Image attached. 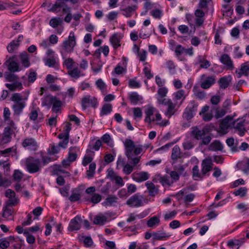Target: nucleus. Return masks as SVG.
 <instances>
[{
	"label": "nucleus",
	"instance_id": "obj_1",
	"mask_svg": "<svg viewBox=\"0 0 249 249\" xmlns=\"http://www.w3.org/2000/svg\"><path fill=\"white\" fill-rule=\"evenodd\" d=\"M76 44V37L74 33L71 31L70 33L68 39L64 40L60 46V53L63 58H65L69 53L73 52Z\"/></svg>",
	"mask_w": 249,
	"mask_h": 249
},
{
	"label": "nucleus",
	"instance_id": "obj_2",
	"mask_svg": "<svg viewBox=\"0 0 249 249\" xmlns=\"http://www.w3.org/2000/svg\"><path fill=\"white\" fill-rule=\"evenodd\" d=\"M26 100L27 98H23L20 93H15L12 95L11 100L14 103L12 107L15 115L19 116L22 113L26 106Z\"/></svg>",
	"mask_w": 249,
	"mask_h": 249
},
{
	"label": "nucleus",
	"instance_id": "obj_3",
	"mask_svg": "<svg viewBox=\"0 0 249 249\" xmlns=\"http://www.w3.org/2000/svg\"><path fill=\"white\" fill-rule=\"evenodd\" d=\"M125 148V154L128 159V162L137 165L140 161V157H135L133 156L135 144L134 142L130 139H126L124 142Z\"/></svg>",
	"mask_w": 249,
	"mask_h": 249
},
{
	"label": "nucleus",
	"instance_id": "obj_4",
	"mask_svg": "<svg viewBox=\"0 0 249 249\" xmlns=\"http://www.w3.org/2000/svg\"><path fill=\"white\" fill-rule=\"evenodd\" d=\"M25 164L27 171L31 174L38 172L41 167L40 160L33 157L27 159Z\"/></svg>",
	"mask_w": 249,
	"mask_h": 249
},
{
	"label": "nucleus",
	"instance_id": "obj_5",
	"mask_svg": "<svg viewBox=\"0 0 249 249\" xmlns=\"http://www.w3.org/2000/svg\"><path fill=\"white\" fill-rule=\"evenodd\" d=\"M144 200L143 196L137 193L129 198L126 203L130 207L138 208L143 206Z\"/></svg>",
	"mask_w": 249,
	"mask_h": 249
},
{
	"label": "nucleus",
	"instance_id": "obj_6",
	"mask_svg": "<svg viewBox=\"0 0 249 249\" xmlns=\"http://www.w3.org/2000/svg\"><path fill=\"white\" fill-rule=\"evenodd\" d=\"M166 107V109L164 114L170 118L172 116L174 115L177 109L176 107V104L173 103L170 99L163 100L160 101V104Z\"/></svg>",
	"mask_w": 249,
	"mask_h": 249
},
{
	"label": "nucleus",
	"instance_id": "obj_7",
	"mask_svg": "<svg viewBox=\"0 0 249 249\" xmlns=\"http://www.w3.org/2000/svg\"><path fill=\"white\" fill-rule=\"evenodd\" d=\"M97 105L98 102L97 99L89 95L84 97L81 101V106L84 110H85L89 106L95 108L97 107Z\"/></svg>",
	"mask_w": 249,
	"mask_h": 249
},
{
	"label": "nucleus",
	"instance_id": "obj_8",
	"mask_svg": "<svg viewBox=\"0 0 249 249\" xmlns=\"http://www.w3.org/2000/svg\"><path fill=\"white\" fill-rule=\"evenodd\" d=\"M22 146L26 149L32 151L37 150L38 145L35 139L30 137L26 138L22 142Z\"/></svg>",
	"mask_w": 249,
	"mask_h": 249
},
{
	"label": "nucleus",
	"instance_id": "obj_9",
	"mask_svg": "<svg viewBox=\"0 0 249 249\" xmlns=\"http://www.w3.org/2000/svg\"><path fill=\"white\" fill-rule=\"evenodd\" d=\"M244 123L245 120L243 119H237L233 122L232 125L238 131V134L240 136H243L246 132Z\"/></svg>",
	"mask_w": 249,
	"mask_h": 249
},
{
	"label": "nucleus",
	"instance_id": "obj_10",
	"mask_svg": "<svg viewBox=\"0 0 249 249\" xmlns=\"http://www.w3.org/2000/svg\"><path fill=\"white\" fill-rule=\"evenodd\" d=\"M213 163L211 159H205L203 160L201 163V172L204 176H205L207 173L213 169Z\"/></svg>",
	"mask_w": 249,
	"mask_h": 249
},
{
	"label": "nucleus",
	"instance_id": "obj_11",
	"mask_svg": "<svg viewBox=\"0 0 249 249\" xmlns=\"http://www.w3.org/2000/svg\"><path fill=\"white\" fill-rule=\"evenodd\" d=\"M131 177L135 181L141 182L147 180L149 178V175L146 172H135L132 174Z\"/></svg>",
	"mask_w": 249,
	"mask_h": 249
},
{
	"label": "nucleus",
	"instance_id": "obj_12",
	"mask_svg": "<svg viewBox=\"0 0 249 249\" xmlns=\"http://www.w3.org/2000/svg\"><path fill=\"white\" fill-rule=\"evenodd\" d=\"M233 117L230 116H226L222 120L219 125L220 128L223 132L226 131L228 128L233 124Z\"/></svg>",
	"mask_w": 249,
	"mask_h": 249
},
{
	"label": "nucleus",
	"instance_id": "obj_13",
	"mask_svg": "<svg viewBox=\"0 0 249 249\" xmlns=\"http://www.w3.org/2000/svg\"><path fill=\"white\" fill-rule=\"evenodd\" d=\"M81 221L80 217L76 216L73 219H71L69 225L68 230L71 231H78L80 228Z\"/></svg>",
	"mask_w": 249,
	"mask_h": 249
},
{
	"label": "nucleus",
	"instance_id": "obj_14",
	"mask_svg": "<svg viewBox=\"0 0 249 249\" xmlns=\"http://www.w3.org/2000/svg\"><path fill=\"white\" fill-rule=\"evenodd\" d=\"M129 99L131 103L134 105L138 104H142L143 98L136 92H132L129 94Z\"/></svg>",
	"mask_w": 249,
	"mask_h": 249
},
{
	"label": "nucleus",
	"instance_id": "obj_15",
	"mask_svg": "<svg viewBox=\"0 0 249 249\" xmlns=\"http://www.w3.org/2000/svg\"><path fill=\"white\" fill-rule=\"evenodd\" d=\"M235 73L237 78H240L243 75H248L249 73V65L248 63L242 64L240 69L235 71Z\"/></svg>",
	"mask_w": 249,
	"mask_h": 249
},
{
	"label": "nucleus",
	"instance_id": "obj_16",
	"mask_svg": "<svg viewBox=\"0 0 249 249\" xmlns=\"http://www.w3.org/2000/svg\"><path fill=\"white\" fill-rule=\"evenodd\" d=\"M238 168L246 174H249V158H245L237 163Z\"/></svg>",
	"mask_w": 249,
	"mask_h": 249
},
{
	"label": "nucleus",
	"instance_id": "obj_17",
	"mask_svg": "<svg viewBox=\"0 0 249 249\" xmlns=\"http://www.w3.org/2000/svg\"><path fill=\"white\" fill-rule=\"evenodd\" d=\"M55 97L48 94L41 98V105L43 107H46L48 109L51 108L52 104Z\"/></svg>",
	"mask_w": 249,
	"mask_h": 249
},
{
	"label": "nucleus",
	"instance_id": "obj_18",
	"mask_svg": "<svg viewBox=\"0 0 249 249\" xmlns=\"http://www.w3.org/2000/svg\"><path fill=\"white\" fill-rule=\"evenodd\" d=\"M215 79L214 76H210L204 79L201 83V87L203 89H207L215 83Z\"/></svg>",
	"mask_w": 249,
	"mask_h": 249
},
{
	"label": "nucleus",
	"instance_id": "obj_19",
	"mask_svg": "<svg viewBox=\"0 0 249 249\" xmlns=\"http://www.w3.org/2000/svg\"><path fill=\"white\" fill-rule=\"evenodd\" d=\"M122 38V35L118 33H114L110 37V41L114 48H117L121 46L120 41Z\"/></svg>",
	"mask_w": 249,
	"mask_h": 249
},
{
	"label": "nucleus",
	"instance_id": "obj_20",
	"mask_svg": "<svg viewBox=\"0 0 249 249\" xmlns=\"http://www.w3.org/2000/svg\"><path fill=\"white\" fill-rule=\"evenodd\" d=\"M13 131L11 127H6L4 128L3 135L1 139V142L3 143H6L11 141Z\"/></svg>",
	"mask_w": 249,
	"mask_h": 249
},
{
	"label": "nucleus",
	"instance_id": "obj_21",
	"mask_svg": "<svg viewBox=\"0 0 249 249\" xmlns=\"http://www.w3.org/2000/svg\"><path fill=\"white\" fill-rule=\"evenodd\" d=\"M145 184L148 190L149 195L150 196H154L158 193L159 189L153 183L148 181H147Z\"/></svg>",
	"mask_w": 249,
	"mask_h": 249
},
{
	"label": "nucleus",
	"instance_id": "obj_22",
	"mask_svg": "<svg viewBox=\"0 0 249 249\" xmlns=\"http://www.w3.org/2000/svg\"><path fill=\"white\" fill-rule=\"evenodd\" d=\"M8 70L12 72H15L21 71V69L19 67V64L12 59H9L6 62Z\"/></svg>",
	"mask_w": 249,
	"mask_h": 249
},
{
	"label": "nucleus",
	"instance_id": "obj_23",
	"mask_svg": "<svg viewBox=\"0 0 249 249\" xmlns=\"http://www.w3.org/2000/svg\"><path fill=\"white\" fill-rule=\"evenodd\" d=\"M79 148L77 146L71 147L69 148V152L68 159L71 162L76 160L77 157V153L79 151Z\"/></svg>",
	"mask_w": 249,
	"mask_h": 249
},
{
	"label": "nucleus",
	"instance_id": "obj_24",
	"mask_svg": "<svg viewBox=\"0 0 249 249\" xmlns=\"http://www.w3.org/2000/svg\"><path fill=\"white\" fill-rule=\"evenodd\" d=\"M147 214L148 213L146 211H143L138 214H135L134 213H131L129 215L128 217L126 219V222L130 223L137 219H142L145 217Z\"/></svg>",
	"mask_w": 249,
	"mask_h": 249
},
{
	"label": "nucleus",
	"instance_id": "obj_25",
	"mask_svg": "<svg viewBox=\"0 0 249 249\" xmlns=\"http://www.w3.org/2000/svg\"><path fill=\"white\" fill-rule=\"evenodd\" d=\"M65 3L63 0H57L55 4H53L52 7L48 10L50 12L57 13L63 8Z\"/></svg>",
	"mask_w": 249,
	"mask_h": 249
},
{
	"label": "nucleus",
	"instance_id": "obj_26",
	"mask_svg": "<svg viewBox=\"0 0 249 249\" xmlns=\"http://www.w3.org/2000/svg\"><path fill=\"white\" fill-rule=\"evenodd\" d=\"M192 134L196 140H201L205 135V131L204 129H199L197 127H193L192 131Z\"/></svg>",
	"mask_w": 249,
	"mask_h": 249
},
{
	"label": "nucleus",
	"instance_id": "obj_27",
	"mask_svg": "<svg viewBox=\"0 0 249 249\" xmlns=\"http://www.w3.org/2000/svg\"><path fill=\"white\" fill-rule=\"evenodd\" d=\"M156 109L153 107H148L145 111L146 117L145 121L148 123H151L155 121V118L153 117L154 113Z\"/></svg>",
	"mask_w": 249,
	"mask_h": 249
},
{
	"label": "nucleus",
	"instance_id": "obj_28",
	"mask_svg": "<svg viewBox=\"0 0 249 249\" xmlns=\"http://www.w3.org/2000/svg\"><path fill=\"white\" fill-rule=\"evenodd\" d=\"M170 236V235L167 234L166 232L162 231H159L153 232V238L156 240L166 239Z\"/></svg>",
	"mask_w": 249,
	"mask_h": 249
},
{
	"label": "nucleus",
	"instance_id": "obj_29",
	"mask_svg": "<svg viewBox=\"0 0 249 249\" xmlns=\"http://www.w3.org/2000/svg\"><path fill=\"white\" fill-rule=\"evenodd\" d=\"M231 79L232 78L231 75L224 76L221 78L218 81L220 88L223 89L227 88L229 86Z\"/></svg>",
	"mask_w": 249,
	"mask_h": 249
},
{
	"label": "nucleus",
	"instance_id": "obj_30",
	"mask_svg": "<svg viewBox=\"0 0 249 249\" xmlns=\"http://www.w3.org/2000/svg\"><path fill=\"white\" fill-rule=\"evenodd\" d=\"M221 62L225 65L228 69H232L233 67L232 62L227 54H223L220 59Z\"/></svg>",
	"mask_w": 249,
	"mask_h": 249
},
{
	"label": "nucleus",
	"instance_id": "obj_31",
	"mask_svg": "<svg viewBox=\"0 0 249 249\" xmlns=\"http://www.w3.org/2000/svg\"><path fill=\"white\" fill-rule=\"evenodd\" d=\"M168 92V89L165 87H160L159 89L158 90L157 94V100L159 104H160V101L163 100H168V99L164 98L166 96Z\"/></svg>",
	"mask_w": 249,
	"mask_h": 249
},
{
	"label": "nucleus",
	"instance_id": "obj_32",
	"mask_svg": "<svg viewBox=\"0 0 249 249\" xmlns=\"http://www.w3.org/2000/svg\"><path fill=\"white\" fill-rule=\"evenodd\" d=\"M136 8L137 6L135 5L131 6H128L125 8L122 9L121 11L122 12V14L125 17L130 18Z\"/></svg>",
	"mask_w": 249,
	"mask_h": 249
},
{
	"label": "nucleus",
	"instance_id": "obj_33",
	"mask_svg": "<svg viewBox=\"0 0 249 249\" xmlns=\"http://www.w3.org/2000/svg\"><path fill=\"white\" fill-rule=\"evenodd\" d=\"M160 223V217L154 216L150 218L147 222V226L149 228H155L158 226Z\"/></svg>",
	"mask_w": 249,
	"mask_h": 249
},
{
	"label": "nucleus",
	"instance_id": "obj_34",
	"mask_svg": "<svg viewBox=\"0 0 249 249\" xmlns=\"http://www.w3.org/2000/svg\"><path fill=\"white\" fill-rule=\"evenodd\" d=\"M5 86L11 91H15L17 89L21 90L23 89L22 83L17 81L12 84H6Z\"/></svg>",
	"mask_w": 249,
	"mask_h": 249
},
{
	"label": "nucleus",
	"instance_id": "obj_35",
	"mask_svg": "<svg viewBox=\"0 0 249 249\" xmlns=\"http://www.w3.org/2000/svg\"><path fill=\"white\" fill-rule=\"evenodd\" d=\"M107 221V217L106 215L100 214L96 215L94 218L93 223L99 225H103Z\"/></svg>",
	"mask_w": 249,
	"mask_h": 249
},
{
	"label": "nucleus",
	"instance_id": "obj_36",
	"mask_svg": "<svg viewBox=\"0 0 249 249\" xmlns=\"http://www.w3.org/2000/svg\"><path fill=\"white\" fill-rule=\"evenodd\" d=\"M62 105V102L57 99L56 97L53 100L52 105V110L53 112L57 113L61 110V107Z\"/></svg>",
	"mask_w": 249,
	"mask_h": 249
},
{
	"label": "nucleus",
	"instance_id": "obj_37",
	"mask_svg": "<svg viewBox=\"0 0 249 249\" xmlns=\"http://www.w3.org/2000/svg\"><path fill=\"white\" fill-rule=\"evenodd\" d=\"M88 152H89L90 154L85 155L84 156L83 161H82V164L84 166L87 165L89 163H91V162L93 160L92 157L94 155V152L91 151L90 150L88 149L87 150V153H88Z\"/></svg>",
	"mask_w": 249,
	"mask_h": 249
},
{
	"label": "nucleus",
	"instance_id": "obj_38",
	"mask_svg": "<svg viewBox=\"0 0 249 249\" xmlns=\"http://www.w3.org/2000/svg\"><path fill=\"white\" fill-rule=\"evenodd\" d=\"M45 64L49 67H53L57 64L58 61L57 56H53L44 59Z\"/></svg>",
	"mask_w": 249,
	"mask_h": 249
},
{
	"label": "nucleus",
	"instance_id": "obj_39",
	"mask_svg": "<svg viewBox=\"0 0 249 249\" xmlns=\"http://www.w3.org/2000/svg\"><path fill=\"white\" fill-rule=\"evenodd\" d=\"M181 157L180 148L178 145H175L172 150L171 158L173 160H176Z\"/></svg>",
	"mask_w": 249,
	"mask_h": 249
},
{
	"label": "nucleus",
	"instance_id": "obj_40",
	"mask_svg": "<svg viewBox=\"0 0 249 249\" xmlns=\"http://www.w3.org/2000/svg\"><path fill=\"white\" fill-rule=\"evenodd\" d=\"M197 58L198 62L200 64L201 68L207 69L211 66L210 62L202 56L198 55Z\"/></svg>",
	"mask_w": 249,
	"mask_h": 249
},
{
	"label": "nucleus",
	"instance_id": "obj_41",
	"mask_svg": "<svg viewBox=\"0 0 249 249\" xmlns=\"http://www.w3.org/2000/svg\"><path fill=\"white\" fill-rule=\"evenodd\" d=\"M112 110V107L111 104H105L102 107L100 111V116H103L104 115L109 114Z\"/></svg>",
	"mask_w": 249,
	"mask_h": 249
},
{
	"label": "nucleus",
	"instance_id": "obj_42",
	"mask_svg": "<svg viewBox=\"0 0 249 249\" xmlns=\"http://www.w3.org/2000/svg\"><path fill=\"white\" fill-rule=\"evenodd\" d=\"M193 177L195 180H197L198 178L202 179L204 177L202 172L201 173H199L198 166L197 165L194 166L193 168Z\"/></svg>",
	"mask_w": 249,
	"mask_h": 249
},
{
	"label": "nucleus",
	"instance_id": "obj_43",
	"mask_svg": "<svg viewBox=\"0 0 249 249\" xmlns=\"http://www.w3.org/2000/svg\"><path fill=\"white\" fill-rule=\"evenodd\" d=\"M160 182L163 186H170L173 183V180L171 179L170 177L167 175L160 177Z\"/></svg>",
	"mask_w": 249,
	"mask_h": 249
},
{
	"label": "nucleus",
	"instance_id": "obj_44",
	"mask_svg": "<svg viewBox=\"0 0 249 249\" xmlns=\"http://www.w3.org/2000/svg\"><path fill=\"white\" fill-rule=\"evenodd\" d=\"M70 75L75 79H78L79 77L83 76L84 74L82 73L81 71L77 68H74L69 71Z\"/></svg>",
	"mask_w": 249,
	"mask_h": 249
},
{
	"label": "nucleus",
	"instance_id": "obj_45",
	"mask_svg": "<svg viewBox=\"0 0 249 249\" xmlns=\"http://www.w3.org/2000/svg\"><path fill=\"white\" fill-rule=\"evenodd\" d=\"M13 212L11 209L8 207L4 206L3 207L2 217L7 220H12V215Z\"/></svg>",
	"mask_w": 249,
	"mask_h": 249
},
{
	"label": "nucleus",
	"instance_id": "obj_46",
	"mask_svg": "<svg viewBox=\"0 0 249 249\" xmlns=\"http://www.w3.org/2000/svg\"><path fill=\"white\" fill-rule=\"evenodd\" d=\"M223 148L222 143L218 141H214L210 144V149L213 151H220Z\"/></svg>",
	"mask_w": 249,
	"mask_h": 249
},
{
	"label": "nucleus",
	"instance_id": "obj_47",
	"mask_svg": "<svg viewBox=\"0 0 249 249\" xmlns=\"http://www.w3.org/2000/svg\"><path fill=\"white\" fill-rule=\"evenodd\" d=\"M63 20L60 18H53L50 20L49 25L52 27L55 28L61 24Z\"/></svg>",
	"mask_w": 249,
	"mask_h": 249
},
{
	"label": "nucleus",
	"instance_id": "obj_48",
	"mask_svg": "<svg viewBox=\"0 0 249 249\" xmlns=\"http://www.w3.org/2000/svg\"><path fill=\"white\" fill-rule=\"evenodd\" d=\"M182 145L185 150L191 149L195 146L194 140L192 139H186Z\"/></svg>",
	"mask_w": 249,
	"mask_h": 249
},
{
	"label": "nucleus",
	"instance_id": "obj_49",
	"mask_svg": "<svg viewBox=\"0 0 249 249\" xmlns=\"http://www.w3.org/2000/svg\"><path fill=\"white\" fill-rule=\"evenodd\" d=\"M19 46V43H18V41H16V40H13L11 42L8 46L7 47V49L9 53H13L15 50H16Z\"/></svg>",
	"mask_w": 249,
	"mask_h": 249
},
{
	"label": "nucleus",
	"instance_id": "obj_50",
	"mask_svg": "<svg viewBox=\"0 0 249 249\" xmlns=\"http://www.w3.org/2000/svg\"><path fill=\"white\" fill-rule=\"evenodd\" d=\"M96 164L94 162H91L89 165V169L87 171V175L89 178H91L95 174L96 169Z\"/></svg>",
	"mask_w": 249,
	"mask_h": 249
},
{
	"label": "nucleus",
	"instance_id": "obj_51",
	"mask_svg": "<svg viewBox=\"0 0 249 249\" xmlns=\"http://www.w3.org/2000/svg\"><path fill=\"white\" fill-rule=\"evenodd\" d=\"M226 143L227 145L231 147V150L232 152H236L238 151V147L236 145H234V140L232 138H230L226 140Z\"/></svg>",
	"mask_w": 249,
	"mask_h": 249
},
{
	"label": "nucleus",
	"instance_id": "obj_52",
	"mask_svg": "<svg viewBox=\"0 0 249 249\" xmlns=\"http://www.w3.org/2000/svg\"><path fill=\"white\" fill-rule=\"evenodd\" d=\"M4 76L6 81L7 82H14L18 79V77L17 75L9 72L6 73L4 74Z\"/></svg>",
	"mask_w": 249,
	"mask_h": 249
},
{
	"label": "nucleus",
	"instance_id": "obj_53",
	"mask_svg": "<svg viewBox=\"0 0 249 249\" xmlns=\"http://www.w3.org/2000/svg\"><path fill=\"white\" fill-rule=\"evenodd\" d=\"M80 241L83 240V243L86 247H90L93 244V242L90 236H82L80 239Z\"/></svg>",
	"mask_w": 249,
	"mask_h": 249
},
{
	"label": "nucleus",
	"instance_id": "obj_54",
	"mask_svg": "<svg viewBox=\"0 0 249 249\" xmlns=\"http://www.w3.org/2000/svg\"><path fill=\"white\" fill-rule=\"evenodd\" d=\"M185 91L183 89L178 90L177 92L174 93L173 96L176 100H179L183 98V100L185 99Z\"/></svg>",
	"mask_w": 249,
	"mask_h": 249
},
{
	"label": "nucleus",
	"instance_id": "obj_55",
	"mask_svg": "<svg viewBox=\"0 0 249 249\" xmlns=\"http://www.w3.org/2000/svg\"><path fill=\"white\" fill-rule=\"evenodd\" d=\"M195 114L192 111L189 110V108H186L182 115V117L184 119L189 120L194 116Z\"/></svg>",
	"mask_w": 249,
	"mask_h": 249
},
{
	"label": "nucleus",
	"instance_id": "obj_56",
	"mask_svg": "<svg viewBox=\"0 0 249 249\" xmlns=\"http://www.w3.org/2000/svg\"><path fill=\"white\" fill-rule=\"evenodd\" d=\"M9 199L6 201L5 207H8L10 206H15L18 202V199L16 197L9 198Z\"/></svg>",
	"mask_w": 249,
	"mask_h": 249
},
{
	"label": "nucleus",
	"instance_id": "obj_57",
	"mask_svg": "<svg viewBox=\"0 0 249 249\" xmlns=\"http://www.w3.org/2000/svg\"><path fill=\"white\" fill-rule=\"evenodd\" d=\"M117 197L115 196H111L108 197H107L105 201L102 203V205L104 206H108L111 205L113 203L117 202Z\"/></svg>",
	"mask_w": 249,
	"mask_h": 249
},
{
	"label": "nucleus",
	"instance_id": "obj_58",
	"mask_svg": "<svg viewBox=\"0 0 249 249\" xmlns=\"http://www.w3.org/2000/svg\"><path fill=\"white\" fill-rule=\"evenodd\" d=\"M132 165H130L129 164H126L124 166L123 168V172L125 175H129L130 174L133 170V168L136 165H134V164H131Z\"/></svg>",
	"mask_w": 249,
	"mask_h": 249
},
{
	"label": "nucleus",
	"instance_id": "obj_59",
	"mask_svg": "<svg viewBox=\"0 0 249 249\" xmlns=\"http://www.w3.org/2000/svg\"><path fill=\"white\" fill-rule=\"evenodd\" d=\"M239 241L236 239L229 240L228 242V246L233 249H238L240 247L239 246Z\"/></svg>",
	"mask_w": 249,
	"mask_h": 249
},
{
	"label": "nucleus",
	"instance_id": "obj_60",
	"mask_svg": "<svg viewBox=\"0 0 249 249\" xmlns=\"http://www.w3.org/2000/svg\"><path fill=\"white\" fill-rule=\"evenodd\" d=\"M96 85L102 92H106L107 90V86L101 79H99L96 82Z\"/></svg>",
	"mask_w": 249,
	"mask_h": 249
},
{
	"label": "nucleus",
	"instance_id": "obj_61",
	"mask_svg": "<svg viewBox=\"0 0 249 249\" xmlns=\"http://www.w3.org/2000/svg\"><path fill=\"white\" fill-rule=\"evenodd\" d=\"M166 65L171 74L175 73L176 66L173 61H167L166 62Z\"/></svg>",
	"mask_w": 249,
	"mask_h": 249
},
{
	"label": "nucleus",
	"instance_id": "obj_62",
	"mask_svg": "<svg viewBox=\"0 0 249 249\" xmlns=\"http://www.w3.org/2000/svg\"><path fill=\"white\" fill-rule=\"evenodd\" d=\"M247 189L246 187H240L237 190H235L233 194L235 196H239L241 197H244L246 195Z\"/></svg>",
	"mask_w": 249,
	"mask_h": 249
},
{
	"label": "nucleus",
	"instance_id": "obj_63",
	"mask_svg": "<svg viewBox=\"0 0 249 249\" xmlns=\"http://www.w3.org/2000/svg\"><path fill=\"white\" fill-rule=\"evenodd\" d=\"M134 118L135 119L137 118L141 119L142 116V109L140 107H134L133 108Z\"/></svg>",
	"mask_w": 249,
	"mask_h": 249
},
{
	"label": "nucleus",
	"instance_id": "obj_64",
	"mask_svg": "<svg viewBox=\"0 0 249 249\" xmlns=\"http://www.w3.org/2000/svg\"><path fill=\"white\" fill-rule=\"evenodd\" d=\"M13 177L14 181L19 182L23 178V174L19 170H15Z\"/></svg>",
	"mask_w": 249,
	"mask_h": 249
}]
</instances>
